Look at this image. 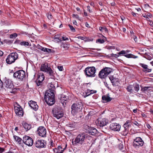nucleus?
I'll return each instance as SVG.
<instances>
[{"label":"nucleus","instance_id":"1","mask_svg":"<svg viewBox=\"0 0 153 153\" xmlns=\"http://www.w3.org/2000/svg\"><path fill=\"white\" fill-rule=\"evenodd\" d=\"M44 98L48 104L50 105H53L54 103V93L46 91L45 93Z\"/></svg>","mask_w":153,"mask_h":153},{"label":"nucleus","instance_id":"2","mask_svg":"<svg viewBox=\"0 0 153 153\" xmlns=\"http://www.w3.org/2000/svg\"><path fill=\"white\" fill-rule=\"evenodd\" d=\"M88 135L84 133L79 134L75 139L74 142L72 141L73 144L81 145L83 144L85 140L86 139Z\"/></svg>","mask_w":153,"mask_h":153},{"label":"nucleus","instance_id":"3","mask_svg":"<svg viewBox=\"0 0 153 153\" xmlns=\"http://www.w3.org/2000/svg\"><path fill=\"white\" fill-rule=\"evenodd\" d=\"M82 106V101L78 100L75 103H74L71 106V113L75 114L80 111V108Z\"/></svg>","mask_w":153,"mask_h":153},{"label":"nucleus","instance_id":"4","mask_svg":"<svg viewBox=\"0 0 153 153\" xmlns=\"http://www.w3.org/2000/svg\"><path fill=\"white\" fill-rule=\"evenodd\" d=\"M112 69L109 67H105L101 70L98 74L101 79H105L112 71Z\"/></svg>","mask_w":153,"mask_h":153},{"label":"nucleus","instance_id":"5","mask_svg":"<svg viewBox=\"0 0 153 153\" xmlns=\"http://www.w3.org/2000/svg\"><path fill=\"white\" fill-rule=\"evenodd\" d=\"M40 69L41 71L47 72L50 76L53 75V71L51 67L49 66L48 63L47 62L42 64Z\"/></svg>","mask_w":153,"mask_h":153},{"label":"nucleus","instance_id":"6","mask_svg":"<svg viewBox=\"0 0 153 153\" xmlns=\"http://www.w3.org/2000/svg\"><path fill=\"white\" fill-rule=\"evenodd\" d=\"M52 113L54 117L59 119L63 116V113L59 108L55 107L53 108Z\"/></svg>","mask_w":153,"mask_h":153},{"label":"nucleus","instance_id":"7","mask_svg":"<svg viewBox=\"0 0 153 153\" xmlns=\"http://www.w3.org/2000/svg\"><path fill=\"white\" fill-rule=\"evenodd\" d=\"M96 70L95 68L93 66L88 67L86 68L84 71L85 73L87 76L89 77H94L96 76L95 73Z\"/></svg>","mask_w":153,"mask_h":153},{"label":"nucleus","instance_id":"8","mask_svg":"<svg viewBox=\"0 0 153 153\" xmlns=\"http://www.w3.org/2000/svg\"><path fill=\"white\" fill-rule=\"evenodd\" d=\"M18 57V55L16 52L10 53L7 57L6 59L7 64H10L14 62Z\"/></svg>","mask_w":153,"mask_h":153},{"label":"nucleus","instance_id":"9","mask_svg":"<svg viewBox=\"0 0 153 153\" xmlns=\"http://www.w3.org/2000/svg\"><path fill=\"white\" fill-rule=\"evenodd\" d=\"M13 76L20 81H23L25 79V72L22 70L18 71L14 73Z\"/></svg>","mask_w":153,"mask_h":153},{"label":"nucleus","instance_id":"10","mask_svg":"<svg viewBox=\"0 0 153 153\" xmlns=\"http://www.w3.org/2000/svg\"><path fill=\"white\" fill-rule=\"evenodd\" d=\"M144 142L142 138L140 137H137L134 140L133 145L136 148H139V147L143 146Z\"/></svg>","mask_w":153,"mask_h":153},{"label":"nucleus","instance_id":"11","mask_svg":"<svg viewBox=\"0 0 153 153\" xmlns=\"http://www.w3.org/2000/svg\"><path fill=\"white\" fill-rule=\"evenodd\" d=\"M22 141L25 145L29 146H32L33 143L32 139L30 137L26 135L23 137Z\"/></svg>","mask_w":153,"mask_h":153},{"label":"nucleus","instance_id":"12","mask_svg":"<svg viewBox=\"0 0 153 153\" xmlns=\"http://www.w3.org/2000/svg\"><path fill=\"white\" fill-rule=\"evenodd\" d=\"M96 123L97 126L100 128L105 126L108 123V121L105 118H99L97 120Z\"/></svg>","mask_w":153,"mask_h":153},{"label":"nucleus","instance_id":"13","mask_svg":"<svg viewBox=\"0 0 153 153\" xmlns=\"http://www.w3.org/2000/svg\"><path fill=\"white\" fill-rule=\"evenodd\" d=\"M85 128L86 130V132L92 135H94L97 133V130L94 127H90L87 125L85 126Z\"/></svg>","mask_w":153,"mask_h":153},{"label":"nucleus","instance_id":"14","mask_svg":"<svg viewBox=\"0 0 153 153\" xmlns=\"http://www.w3.org/2000/svg\"><path fill=\"white\" fill-rule=\"evenodd\" d=\"M37 133L42 137H45L46 136V130L43 126L39 127L37 131Z\"/></svg>","mask_w":153,"mask_h":153},{"label":"nucleus","instance_id":"15","mask_svg":"<svg viewBox=\"0 0 153 153\" xmlns=\"http://www.w3.org/2000/svg\"><path fill=\"white\" fill-rule=\"evenodd\" d=\"M14 110L16 114L19 117H22L23 115L22 108L19 105L14 106Z\"/></svg>","mask_w":153,"mask_h":153},{"label":"nucleus","instance_id":"16","mask_svg":"<svg viewBox=\"0 0 153 153\" xmlns=\"http://www.w3.org/2000/svg\"><path fill=\"white\" fill-rule=\"evenodd\" d=\"M44 140H41L38 139L34 143L35 146L38 148H45L46 146V143L44 142Z\"/></svg>","mask_w":153,"mask_h":153},{"label":"nucleus","instance_id":"17","mask_svg":"<svg viewBox=\"0 0 153 153\" xmlns=\"http://www.w3.org/2000/svg\"><path fill=\"white\" fill-rule=\"evenodd\" d=\"M110 129L114 131H119L121 128V126L119 124L116 123H112L110 126Z\"/></svg>","mask_w":153,"mask_h":153},{"label":"nucleus","instance_id":"18","mask_svg":"<svg viewBox=\"0 0 153 153\" xmlns=\"http://www.w3.org/2000/svg\"><path fill=\"white\" fill-rule=\"evenodd\" d=\"M5 87L7 88L12 89L13 85L12 81L8 79H6L4 82Z\"/></svg>","mask_w":153,"mask_h":153},{"label":"nucleus","instance_id":"19","mask_svg":"<svg viewBox=\"0 0 153 153\" xmlns=\"http://www.w3.org/2000/svg\"><path fill=\"white\" fill-rule=\"evenodd\" d=\"M109 79L113 86H116L118 85L117 84L120 82L119 79L117 78H115L113 76H110Z\"/></svg>","mask_w":153,"mask_h":153},{"label":"nucleus","instance_id":"20","mask_svg":"<svg viewBox=\"0 0 153 153\" xmlns=\"http://www.w3.org/2000/svg\"><path fill=\"white\" fill-rule=\"evenodd\" d=\"M28 104L31 108L34 110L36 111L38 109V106L37 105L36 102L31 100L28 102Z\"/></svg>","mask_w":153,"mask_h":153},{"label":"nucleus","instance_id":"21","mask_svg":"<svg viewBox=\"0 0 153 153\" xmlns=\"http://www.w3.org/2000/svg\"><path fill=\"white\" fill-rule=\"evenodd\" d=\"M112 98L110 97L109 94L103 95L102 97V100L103 102H108L111 101L113 99Z\"/></svg>","mask_w":153,"mask_h":153},{"label":"nucleus","instance_id":"22","mask_svg":"<svg viewBox=\"0 0 153 153\" xmlns=\"http://www.w3.org/2000/svg\"><path fill=\"white\" fill-rule=\"evenodd\" d=\"M140 65L143 68V71L144 72L146 73L150 72L152 71L151 69L148 68V65H147L143 63H140Z\"/></svg>","mask_w":153,"mask_h":153},{"label":"nucleus","instance_id":"23","mask_svg":"<svg viewBox=\"0 0 153 153\" xmlns=\"http://www.w3.org/2000/svg\"><path fill=\"white\" fill-rule=\"evenodd\" d=\"M61 46L64 50H67L70 47V44L66 42H62Z\"/></svg>","mask_w":153,"mask_h":153},{"label":"nucleus","instance_id":"24","mask_svg":"<svg viewBox=\"0 0 153 153\" xmlns=\"http://www.w3.org/2000/svg\"><path fill=\"white\" fill-rule=\"evenodd\" d=\"M68 97L67 96L65 95H62L60 99L61 102L63 104L65 103L66 104L68 101Z\"/></svg>","mask_w":153,"mask_h":153},{"label":"nucleus","instance_id":"25","mask_svg":"<svg viewBox=\"0 0 153 153\" xmlns=\"http://www.w3.org/2000/svg\"><path fill=\"white\" fill-rule=\"evenodd\" d=\"M131 121L129 120H128L126 123L123 125V127L124 128L128 129V128L131 126Z\"/></svg>","mask_w":153,"mask_h":153},{"label":"nucleus","instance_id":"26","mask_svg":"<svg viewBox=\"0 0 153 153\" xmlns=\"http://www.w3.org/2000/svg\"><path fill=\"white\" fill-rule=\"evenodd\" d=\"M23 127L26 131H28L30 129L31 127V125L26 123H25L23 124Z\"/></svg>","mask_w":153,"mask_h":153},{"label":"nucleus","instance_id":"27","mask_svg":"<svg viewBox=\"0 0 153 153\" xmlns=\"http://www.w3.org/2000/svg\"><path fill=\"white\" fill-rule=\"evenodd\" d=\"M55 89V87L53 84H51L50 87H49L48 90L47 91H50L51 92L54 93Z\"/></svg>","mask_w":153,"mask_h":153},{"label":"nucleus","instance_id":"28","mask_svg":"<svg viewBox=\"0 0 153 153\" xmlns=\"http://www.w3.org/2000/svg\"><path fill=\"white\" fill-rule=\"evenodd\" d=\"M14 138L15 140L18 142V143L21 144L22 139L20 137L16 136H14Z\"/></svg>","mask_w":153,"mask_h":153},{"label":"nucleus","instance_id":"29","mask_svg":"<svg viewBox=\"0 0 153 153\" xmlns=\"http://www.w3.org/2000/svg\"><path fill=\"white\" fill-rule=\"evenodd\" d=\"M76 125V123L74 122H71L67 124V126L71 128H75Z\"/></svg>","mask_w":153,"mask_h":153},{"label":"nucleus","instance_id":"30","mask_svg":"<svg viewBox=\"0 0 153 153\" xmlns=\"http://www.w3.org/2000/svg\"><path fill=\"white\" fill-rule=\"evenodd\" d=\"M45 77L44 75L43 74H40L39 75L38 78L37 80H40V81L43 82L45 79Z\"/></svg>","mask_w":153,"mask_h":153},{"label":"nucleus","instance_id":"31","mask_svg":"<svg viewBox=\"0 0 153 153\" xmlns=\"http://www.w3.org/2000/svg\"><path fill=\"white\" fill-rule=\"evenodd\" d=\"M36 83L38 88H39L42 86L43 84V82L40 81V80H37V81L36 82Z\"/></svg>","mask_w":153,"mask_h":153},{"label":"nucleus","instance_id":"32","mask_svg":"<svg viewBox=\"0 0 153 153\" xmlns=\"http://www.w3.org/2000/svg\"><path fill=\"white\" fill-rule=\"evenodd\" d=\"M133 88V86L132 85H130L127 86L126 89L128 92L132 93L133 92V90L132 89Z\"/></svg>","mask_w":153,"mask_h":153},{"label":"nucleus","instance_id":"33","mask_svg":"<svg viewBox=\"0 0 153 153\" xmlns=\"http://www.w3.org/2000/svg\"><path fill=\"white\" fill-rule=\"evenodd\" d=\"M41 50L43 51L48 53L51 52L52 51L51 49L44 47H42Z\"/></svg>","mask_w":153,"mask_h":153},{"label":"nucleus","instance_id":"34","mask_svg":"<svg viewBox=\"0 0 153 153\" xmlns=\"http://www.w3.org/2000/svg\"><path fill=\"white\" fill-rule=\"evenodd\" d=\"M124 56L128 58H136L137 57V56H135L131 54H128L124 55Z\"/></svg>","mask_w":153,"mask_h":153},{"label":"nucleus","instance_id":"35","mask_svg":"<svg viewBox=\"0 0 153 153\" xmlns=\"http://www.w3.org/2000/svg\"><path fill=\"white\" fill-rule=\"evenodd\" d=\"M129 129L124 128V130L122 132V134L124 136H126L128 132Z\"/></svg>","mask_w":153,"mask_h":153},{"label":"nucleus","instance_id":"36","mask_svg":"<svg viewBox=\"0 0 153 153\" xmlns=\"http://www.w3.org/2000/svg\"><path fill=\"white\" fill-rule=\"evenodd\" d=\"M134 90L136 92L138 91L140 89L139 86L138 84H135L134 85Z\"/></svg>","mask_w":153,"mask_h":153},{"label":"nucleus","instance_id":"37","mask_svg":"<svg viewBox=\"0 0 153 153\" xmlns=\"http://www.w3.org/2000/svg\"><path fill=\"white\" fill-rule=\"evenodd\" d=\"M20 44L21 45L25 46H28L29 45V43L27 42L23 41L20 42Z\"/></svg>","mask_w":153,"mask_h":153},{"label":"nucleus","instance_id":"38","mask_svg":"<svg viewBox=\"0 0 153 153\" xmlns=\"http://www.w3.org/2000/svg\"><path fill=\"white\" fill-rule=\"evenodd\" d=\"M64 151V149L62 150L61 151H60L59 150H58L56 148L54 149V152L58 153H63Z\"/></svg>","mask_w":153,"mask_h":153},{"label":"nucleus","instance_id":"39","mask_svg":"<svg viewBox=\"0 0 153 153\" xmlns=\"http://www.w3.org/2000/svg\"><path fill=\"white\" fill-rule=\"evenodd\" d=\"M126 51L124 50H122L121 51L119 52L118 53V54L120 55L121 54H123V55L124 56L126 55Z\"/></svg>","mask_w":153,"mask_h":153},{"label":"nucleus","instance_id":"40","mask_svg":"<svg viewBox=\"0 0 153 153\" xmlns=\"http://www.w3.org/2000/svg\"><path fill=\"white\" fill-rule=\"evenodd\" d=\"M17 36V34L16 33H14L13 34H11L10 35V38L12 39L15 38Z\"/></svg>","mask_w":153,"mask_h":153},{"label":"nucleus","instance_id":"41","mask_svg":"<svg viewBox=\"0 0 153 153\" xmlns=\"http://www.w3.org/2000/svg\"><path fill=\"white\" fill-rule=\"evenodd\" d=\"M68 26L69 27L70 29L73 32H75V29L72 26L69 24L68 25Z\"/></svg>","mask_w":153,"mask_h":153},{"label":"nucleus","instance_id":"42","mask_svg":"<svg viewBox=\"0 0 153 153\" xmlns=\"http://www.w3.org/2000/svg\"><path fill=\"white\" fill-rule=\"evenodd\" d=\"M150 87L145 86V87H143V88L141 90L142 91H144V92L145 91H146Z\"/></svg>","mask_w":153,"mask_h":153},{"label":"nucleus","instance_id":"43","mask_svg":"<svg viewBox=\"0 0 153 153\" xmlns=\"http://www.w3.org/2000/svg\"><path fill=\"white\" fill-rule=\"evenodd\" d=\"M118 147L120 150H122L123 148V143H120L119 144Z\"/></svg>","mask_w":153,"mask_h":153},{"label":"nucleus","instance_id":"44","mask_svg":"<svg viewBox=\"0 0 153 153\" xmlns=\"http://www.w3.org/2000/svg\"><path fill=\"white\" fill-rule=\"evenodd\" d=\"M91 95L90 92H89V90H88L85 93V97Z\"/></svg>","mask_w":153,"mask_h":153},{"label":"nucleus","instance_id":"45","mask_svg":"<svg viewBox=\"0 0 153 153\" xmlns=\"http://www.w3.org/2000/svg\"><path fill=\"white\" fill-rule=\"evenodd\" d=\"M72 16L74 18L77 19L79 20H80V19H79V17L78 16V15L77 14H73L72 15Z\"/></svg>","mask_w":153,"mask_h":153},{"label":"nucleus","instance_id":"46","mask_svg":"<svg viewBox=\"0 0 153 153\" xmlns=\"http://www.w3.org/2000/svg\"><path fill=\"white\" fill-rule=\"evenodd\" d=\"M57 68L60 71H62L63 70L62 66H59L57 67Z\"/></svg>","mask_w":153,"mask_h":153},{"label":"nucleus","instance_id":"47","mask_svg":"<svg viewBox=\"0 0 153 153\" xmlns=\"http://www.w3.org/2000/svg\"><path fill=\"white\" fill-rule=\"evenodd\" d=\"M143 17L145 18L147 20L149 21V18L147 16V14L145 13L143 14Z\"/></svg>","mask_w":153,"mask_h":153},{"label":"nucleus","instance_id":"48","mask_svg":"<svg viewBox=\"0 0 153 153\" xmlns=\"http://www.w3.org/2000/svg\"><path fill=\"white\" fill-rule=\"evenodd\" d=\"M97 41L100 43H103L104 42V41L103 39H98L97 40Z\"/></svg>","mask_w":153,"mask_h":153},{"label":"nucleus","instance_id":"49","mask_svg":"<svg viewBox=\"0 0 153 153\" xmlns=\"http://www.w3.org/2000/svg\"><path fill=\"white\" fill-rule=\"evenodd\" d=\"M47 17L50 20L52 18V16L51 13H49L48 14Z\"/></svg>","mask_w":153,"mask_h":153},{"label":"nucleus","instance_id":"50","mask_svg":"<svg viewBox=\"0 0 153 153\" xmlns=\"http://www.w3.org/2000/svg\"><path fill=\"white\" fill-rule=\"evenodd\" d=\"M132 123L136 126L138 127H139L140 125V124L138 123H137L136 121L133 122H132Z\"/></svg>","mask_w":153,"mask_h":153},{"label":"nucleus","instance_id":"51","mask_svg":"<svg viewBox=\"0 0 153 153\" xmlns=\"http://www.w3.org/2000/svg\"><path fill=\"white\" fill-rule=\"evenodd\" d=\"M89 92H90V93L91 94H94V93H95L97 92L96 91L94 90H89Z\"/></svg>","mask_w":153,"mask_h":153},{"label":"nucleus","instance_id":"52","mask_svg":"<svg viewBox=\"0 0 153 153\" xmlns=\"http://www.w3.org/2000/svg\"><path fill=\"white\" fill-rule=\"evenodd\" d=\"M146 127H147L149 129H150L151 128V126H150L149 125V124L148 123H147L146 125Z\"/></svg>","mask_w":153,"mask_h":153},{"label":"nucleus","instance_id":"53","mask_svg":"<svg viewBox=\"0 0 153 153\" xmlns=\"http://www.w3.org/2000/svg\"><path fill=\"white\" fill-rule=\"evenodd\" d=\"M62 39L64 41L68 40V38L66 37H64V36L62 37Z\"/></svg>","mask_w":153,"mask_h":153},{"label":"nucleus","instance_id":"54","mask_svg":"<svg viewBox=\"0 0 153 153\" xmlns=\"http://www.w3.org/2000/svg\"><path fill=\"white\" fill-rule=\"evenodd\" d=\"M4 148L0 147V153H2L4 151Z\"/></svg>","mask_w":153,"mask_h":153},{"label":"nucleus","instance_id":"55","mask_svg":"<svg viewBox=\"0 0 153 153\" xmlns=\"http://www.w3.org/2000/svg\"><path fill=\"white\" fill-rule=\"evenodd\" d=\"M131 14H132V15L134 17H136L137 16V14L136 13H135L134 12H132L131 13Z\"/></svg>","mask_w":153,"mask_h":153},{"label":"nucleus","instance_id":"56","mask_svg":"<svg viewBox=\"0 0 153 153\" xmlns=\"http://www.w3.org/2000/svg\"><path fill=\"white\" fill-rule=\"evenodd\" d=\"M120 55H119L118 54H114V57L116 58H117Z\"/></svg>","mask_w":153,"mask_h":153},{"label":"nucleus","instance_id":"57","mask_svg":"<svg viewBox=\"0 0 153 153\" xmlns=\"http://www.w3.org/2000/svg\"><path fill=\"white\" fill-rule=\"evenodd\" d=\"M77 38L79 39H81L82 40H83L84 39V37H82V36H78L77 37Z\"/></svg>","mask_w":153,"mask_h":153},{"label":"nucleus","instance_id":"58","mask_svg":"<svg viewBox=\"0 0 153 153\" xmlns=\"http://www.w3.org/2000/svg\"><path fill=\"white\" fill-rule=\"evenodd\" d=\"M15 89H13L12 91H10V92L11 93L15 94Z\"/></svg>","mask_w":153,"mask_h":153},{"label":"nucleus","instance_id":"59","mask_svg":"<svg viewBox=\"0 0 153 153\" xmlns=\"http://www.w3.org/2000/svg\"><path fill=\"white\" fill-rule=\"evenodd\" d=\"M147 16L149 17L150 18H151L152 16V15L151 13H148V14H147Z\"/></svg>","mask_w":153,"mask_h":153},{"label":"nucleus","instance_id":"60","mask_svg":"<svg viewBox=\"0 0 153 153\" xmlns=\"http://www.w3.org/2000/svg\"><path fill=\"white\" fill-rule=\"evenodd\" d=\"M149 22H150L149 24L152 26H153V22L150 20H149Z\"/></svg>","mask_w":153,"mask_h":153},{"label":"nucleus","instance_id":"61","mask_svg":"<svg viewBox=\"0 0 153 153\" xmlns=\"http://www.w3.org/2000/svg\"><path fill=\"white\" fill-rule=\"evenodd\" d=\"M134 39L135 42H137V37L136 36H134Z\"/></svg>","mask_w":153,"mask_h":153},{"label":"nucleus","instance_id":"62","mask_svg":"<svg viewBox=\"0 0 153 153\" xmlns=\"http://www.w3.org/2000/svg\"><path fill=\"white\" fill-rule=\"evenodd\" d=\"M62 149V147L61 146L59 145L58 146V148L57 149H58V150H60V149Z\"/></svg>","mask_w":153,"mask_h":153},{"label":"nucleus","instance_id":"63","mask_svg":"<svg viewBox=\"0 0 153 153\" xmlns=\"http://www.w3.org/2000/svg\"><path fill=\"white\" fill-rule=\"evenodd\" d=\"M90 7L89 6H87V10H88L89 12H91V11L90 10Z\"/></svg>","mask_w":153,"mask_h":153},{"label":"nucleus","instance_id":"64","mask_svg":"<svg viewBox=\"0 0 153 153\" xmlns=\"http://www.w3.org/2000/svg\"><path fill=\"white\" fill-rule=\"evenodd\" d=\"M3 53L2 51L0 50V56H1L3 55Z\"/></svg>","mask_w":153,"mask_h":153}]
</instances>
